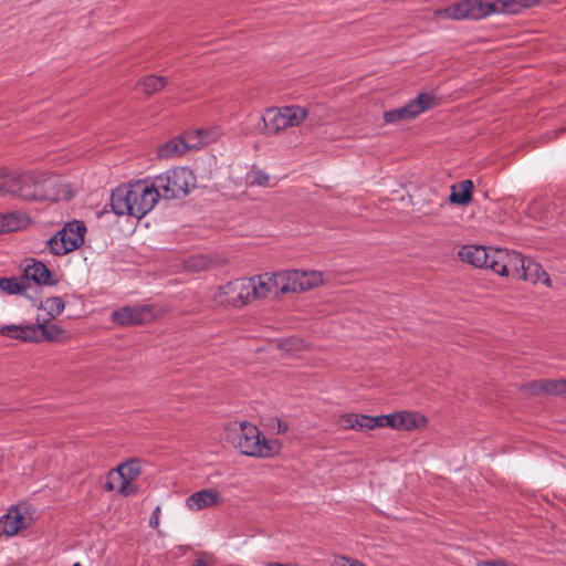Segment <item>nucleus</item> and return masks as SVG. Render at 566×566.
Instances as JSON below:
<instances>
[{"mask_svg":"<svg viewBox=\"0 0 566 566\" xmlns=\"http://www.w3.org/2000/svg\"><path fill=\"white\" fill-rule=\"evenodd\" d=\"M187 138H196V142L189 144L184 137L172 138L158 147L157 156L163 159L178 157L188 149L199 148L202 144H208L213 139L205 129H198L195 134L187 135Z\"/></svg>","mask_w":566,"mask_h":566,"instance_id":"9","label":"nucleus"},{"mask_svg":"<svg viewBox=\"0 0 566 566\" xmlns=\"http://www.w3.org/2000/svg\"><path fill=\"white\" fill-rule=\"evenodd\" d=\"M29 287V283L25 282L23 276L17 277H1L0 279V290L7 294L15 295L23 294L27 292Z\"/></svg>","mask_w":566,"mask_h":566,"instance_id":"24","label":"nucleus"},{"mask_svg":"<svg viewBox=\"0 0 566 566\" xmlns=\"http://www.w3.org/2000/svg\"><path fill=\"white\" fill-rule=\"evenodd\" d=\"M525 389L532 395H538L541 392L566 395V380L563 378L536 380L527 384Z\"/></svg>","mask_w":566,"mask_h":566,"instance_id":"19","label":"nucleus"},{"mask_svg":"<svg viewBox=\"0 0 566 566\" xmlns=\"http://www.w3.org/2000/svg\"><path fill=\"white\" fill-rule=\"evenodd\" d=\"M117 323H119V325H134V324H140L143 323L144 321H133V319H129V321H116Z\"/></svg>","mask_w":566,"mask_h":566,"instance_id":"35","label":"nucleus"},{"mask_svg":"<svg viewBox=\"0 0 566 566\" xmlns=\"http://www.w3.org/2000/svg\"><path fill=\"white\" fill-rule=\"evenodd\" d=\"M473 182L471 180H464L458 186H453L449 200L451 203L464 206L472 199Z\"/></svg>","mask_w":566,"mask_h":566,"instance_id":"22","label":"nucleus"},{"mask_svg":"<svg viewBox=\"0 0 566 566\" xmlns=\"http://www.w3.org/2000/svg\"><path fill=\"white\" fill-rule=\"evenodd\" d=\"M323 283V275L317 271H285V292H303Z\"/></svg>","mask_w":566,"mask_h":566,"instance_id":"14","label":"nucleus"},{"mask_svg":"<svg viewBox=\"0 0 566 566\" xmlns=\"http://www.w3.org/2000/svg\"><path fill=\"white\" fill-rule=\"evenodd\" d=\"M263 128L266 134H277L283 129V113L279 107H270L262 115Z\"/></svg>","mask_w":566,"mask_h":566,"instance_id":"21","label":"nucleus"},{"mask_svg":"<svg viewBox=\"0 0 566 566\" xmlns=\"http://www.w3.org/2000/svg\"><path fill=\"white\" fill-rule=\"evenodd\" d=\"M287 345H289V339L285 338V343H284L285 350L287 349Z\"/></svg>","mask_w":566,"mask_h":566,"instance_id":"40","label":"nucleus"},{"mask_svg":"<svg viewBox=\"0 0 566 566\" xmlns=\"http://www.w3.org/2000/svg\"><path fill=\"white\" fill-rule=\"evenodd\" d=\"M57 179L48 174H11L6 169V179H3L2 192L17 196L23 200H50L55 201L59 198L56 190Z\"/></svg>","mask_w":566,"mask_h":566,"instance_id":"4","label":"nucleus"},{"mask_svg":"<svg viewBox=\"0 0 566 566\" xmlns=\"http://www.w3.org/2000/svg\"><path fill=\"white\" fill-rule=\"evenodd\" d=\"M518 279H523L534 284L543 282L546 286H552V281L548 274L543 270L542 265L528 258L524 264L523 271H521V276Z\"/></svg>","mask_w":566,"mask_h":566,"instance_id":"20","label":"nucleus"},{"mask_svg":"<svg viewBox=\"0 0 566 566\" xmlns=\"http://www.w3.org/2000/svg\"><path fill=\"white\" fill-rule=\"evenodd\" d=\"M85 232L84 222H69L48 241V248L54 255H64L83 244Z\"/></svg>","mask_w":566,"mask_h":566,"instance_id":"8","label":"nucleus"},{"mask_svg":"<svg viewBox=\"0 0 566 566\" xmlns=\"http://www.w3.org/2000/svg\"><path fill=\"white\" fill-rule=\"evenodd\" d=\"M344 313L343 311L340 310H336V311H333V312H328L327 315H337V314H342Z\"/></svg>","mask_w":566,"mask_h":566,"instance_id":"37","label":"nucleus"},{"mask_svg":"<svg viewBox=\"0 0 566 566\" xmlns=\"http://www.w3.org/2000/svg\"><path fill=\"white\" fill-rule=\"evenodd\" d=\"M122 480L134 481L140 474V462L137 459H130L114 470Z\"/></svg>","mask_w":566,"mask_h":566,"instance_id":"25","label":"nucleus"},{"mask_svg":"<svg viewBox=\"0 0 566 566\" xmlns=\"http://www.w3.org/2000/svg\"><path fill=\"white\" fill-rule=\"evenodd\" d=\"M539 0H463L453 6L434 11L436 19L479 20L492 13H518Z\"/></svg>","mask_w":566,"mask_h":566,"instance_id":"2","label":"nucleus"},{"mask_svg":"<svg viewBox=\"0 0 566 566\" xmlns=\"http://www.w3.org/2000/svg\"><path fill=\"white\" fill-rule=\"evenodd\" d=\"M108 485V489L112 490L113 489V485L111 483H107Z\"/></svg>","mask_w":566,"mask_h":566,"instance_id":"41","label":"nucleus"},{"mask_svg":"<svg viewBox=\"0 0 566 566\" xmlns=\"http://www.w3.org/2000/svg\"><path fill=\"white\" fill-rule=\"evenodd\" d=\"M158 510H159L158 507L155 510V512H154V514H153V516H151V518H150V521H149V524H150V526H153V527H156V526L158 525V523H159V521H158V516L156 515V512H157Z\"/></svg>","mask_w":566,"mask_h":566,"instance_id":"34","label":"nucleus"},{"mask_svg":"<svg viewBox=\"0 0 566 566\" xmlns=\"http://www.w3.org/2000/svg\"><path fill=\"white\" fill-rule=\"evenodd\" d=\"M154 182L136 181L117 187L111 196V207L117 216L143 218L153 210L159 199Z\"/></svg>","mask_w":566,"mask_h":566,"instance_id":"3","label":"nucleus"},{"mask_svg":"<svg viewBox=\"0 0 566 566\" xmlns=\"http://www.w3.org/2000/svg\"><path fill=\"white\" fill-rule=\"evenodd\" d=\"M192 266L197 268L198 270L205 268V262L201 261L200 264H193Z\"/></svg>","mask_w":566,"mask_h":566,"instance_id":"38","label":"nucleus"},{"mask_svg":"<svg viewBox=\"0 0 566 566\" xmlns=\"http://www.w3.org/2000/svg\"><path fill=\"white\" fill-rule=\"evenodd\" d=\"M220 500L217 491L205 489L195 492L186 500V505L191 511H200L216 505Z\"/></svg>","mask_w":566,"mask_h":566,"instance_id":"18","label":"nucleus"},{"mask_svg":"<svg viewBox=\"0 0 566 566\" xmlns=\"http://www.w3.org/2000/svg\"><path fill=\"white\" fill-rule=\"evenodd\" d=\"M335 566H366L365 564L346 557H340L335 562Z\"/></svg>","mask_w":566,"mask_h":566,"instance_id":"32","label":"nucleus"},{"mask_svg":"<svg viewBox=\"0 0 566 566\" xmlns=\"http://www.w3.org/2000/svg\"><path fill=\"white\" fill-rule=\"evenodd\" d=\"M228 441L242 454L256 458H269L277 452L276 441H270L253 423L242 421L228 429Z\"/></svg>","mask_w":566,"mask_h":566,"instance_id":"5","label":"nucleus"},{"mask_svg":"<svg viewBox=\"0 0 566 566\" xmlns=\"http://www.w3.org/2000/svg\"><path fill=\"white\" fill-rule=\"evenodd\" d=\"M436 104V96L429 93H421L407 105L388 111L384 114L386 123H398L409 120L431 108Z\"/></svg>","mask_w":566,"mask_h":566,"instance_id":"10","label":"nucleus"},{"mask_svg":"<svg viewBox=\"0 0 566 566\" xmlns=\"http://www.w3.org/2000/svg\"><path fill=\"white\" fill-rule=\"evenodd\" d=\"M280 276L275 272L235 279L217 286L212 298L217 304L232 308H242L255 301L272 300L283 292V286L277 282Z\"/></svg>","mask_w":566,"mask_h":566,"instance_id":"1","label":"nucleus"},{"mask_svg":"<svg viewBox=\"0 0 566 566\" xmlns=\"http://www.w3.org/2000/svg\"><path fill=\"white\" fill-rule=\"evenodd\" d=\"M397 430H412L422 427L426 418L411 411H399L396 417Z\"/></svg>","mask_w":566,"mask_h":566,"instance_id":"23","label":"nucleus"},{"mask_svg":"<svg viewBox=\"0 0 566 566\" xmlns=\"http://www.w3.org/2000/svg\"><path fill=\"white\" fill-rule=\"evenodd\" d=\"M196 176L187 167L168 169L154 179V185L164 199H181L196 187Z\"/></svg>","mask_w":566,"mask_h":566,"instance_id":"6","label":"nucleus"},{"mask_svg":"<svg viewBox=\"0 0 566 566\" xmlns=\"http://www.w3.org/2000/svg\"><path fill=\"white\" fill-rule=\"evenodd\" d=\"M166 83V77L149 75L140 82V85L146 94H153L163 90Z\"/></svg>","mask_w":566,"mask_h":566,"instance_id":"29","label":"nucleus"},{"mask_svg":"<svg viewBox=\"0 0 566 566\" xmlns=\"http://www.w3.org/2000/svg\"><path fill=\"white\" fill-rule=\"evenodd\" d=\"M307 115V111L301 106H285V127L300 125Z\"/></svg>","mask_w":566,"mask_h":566,"instance_id":"27","label":"nucleus"},{"mask_svg":"<svg viewBox=\"0 0 566 566\" xmlns=\"http://www.w3.org/2000/svg\"><path fill=\"white\" fill-rule=\"evenodd\" d=\"M73 566H82L80 563H74Z\"/></svg>","mask_w":566,"mask_h":566,"instance_id":"42","label":"nucleus"},{"mask_svg":"<svg viewBox=\"0 0 566 566\" xmlns=\"http://www.w3.org/2000/svg\"><path fill=\"white\" fill-rule=\"evenodd\" d=\"M496 250L497 249L486 248L483 245L468 244L463 245L459 250L458 255L462 262H467L474 268L488 269L492 271V261Z\"/></svg>","mask_w":566,"mask_h":566,"instance_id":"15","label":"nucleus"},{"mask_svg":"<svg viewBox=\"0 0 566 566\" xmlns=\"http://www.w3.org/2000/svg\"><path fill=\"white\" fill-rule=\"evenodd\" d=\"M266 566H283L281 563H270Z\"/></svg>","mask_w":566,"mask_h":566,"instance_id":"39","label":"nucleus"},{"mask_svg":"<svg viewBox=\"0 0 566 566\" xmlns=\"http://www.w3.org/2000/svg\"><path fill=\"white\" fill-rule=\"evenodd\" d=\"M22 276L25 282L33 281L39 285L52 286L56 283L46 265L34 259H31L30 263L23 268Z\"/></svg>","mask_w":566,"mask_h":566,"instance_id":"17","label":"nucleus"},{"mask_svg":"<svg viewBox=\"0 0 566 566\" xmlns=\"http://www.w3.org/2000/svg\"><path fill=\"white\" fill-rule=\"evenodd\" d=\"M167 313L165 306L145 302L126 305L112 312L111 318H158Z\"/></svg>","mask_w":566,"mask_h":566,"instance_id":"13","label":"nucleus"},{"mask_svg":"<svg viewBox=\"0 0 566 566\" xmlns=\"http://www.w3.org/2000/svg\"><path fill=\"white\" fill-rule=\"evenodd\" d=\"M476 566H514V565H509L503 559H495V560L480 562V563H478Z\"/></svg>","mask_w":566,"mask_h":566,"instance_id":"33","label":"nucleus"},{"mask_svg":"<svg viewBox=\"0 0 566 566\" xmlns=\"http://www.w3.org/2000/svg\"><path fill=\"white\" fill-rule=\"evenodd\" d=\"M28 517L19 507H11L7 514L0 517V533L6 536H13L19 531L27 528Z\"/></svg>","mask_w":566,"mask_h":566,"instance_id":"16","label":"nucleus"},{"mask_svg":"<svg viewBox=\"0 0 566 566\" xmlns=\"http://www.w3.org/2000/svg\"><path fill=\"white\" fill-rule=\"evenodd\" d=\"M3 179H6V168H0V192L3 189Z\"/></svg>","mask_w":566,"mask_h":566,"instance_id":"36","label":"nucleus"},{"mask_svg":"<svg viewBox=\"0 0 566 566\" xmlns=\"http://www.w3.org/2000/svg\"><path fill=\"white\" fill-rule=\"evenodd\" d=\"M1 333L11 338L25 342L60 340L65 331L54 321H35V324H11L1 327Z\"/></svg>","mask_w":566,"mask_h":566,"instance_id":"7","label":"nucleus"},{"mask_svg":"<svg viewBox=\"0 0 566 566\" xmlns=\"http://www.w3.org/2000/svg\"><path fill=\"white\" fill-rule=\"evenodd\" d=\"M132 480H122V483L119 485V492L124 496H129L132 494L136 493V486L133 485Z\"/></svg>","mask_w":566,"mask_h":566,"instance_id":"31","label":"nucleus"},{"mask_svg":"<svg viewBox=\"0 0 566 566\" xmlns=\"http://www.w3.org/2000/svg\"><path fill=\"white\" fill-rule=\"evenodd\" d=\"M396 417H398V412L379 417L349 413L342 417L340 424L345 429L354 430H370L377 427L397 429Z\"/></svg>","mask_w":566,"mask_h":566,"instance_id":"12","label":"nucleus"},{"mask_svg":"<svg viewBox=\"0 0 566 566\" xmlns=\"http://www.w3.org/2000/svg\"><path fill=\"white\" fill-rule=\"evenodd\" d=\"M64 302L61 297H48L41 303V308L44 310L50 318H55L64 310Z\"/></svg>","mask_w":566,"mask_h":566,"instance_id":"28","label":"nucleus"},{"mask_svg":"<svg viewBox=\"0 0 566 566\" xmlns=\"http://www.w3.org/2000/svg\"><path fill=\"white\" fill-rule=\"evenodd\" d=\"M269 176L263 172L262 170L252 171L251 175L248 177V182L250 185H256V186H265L268 185Z\"/></svg>","mask_w":566,"mask_h":566,"instance_id":"30","label":"nucleus"},{"mask_svg":"<svg viewBox=\"0 0 566 566\" xmlns=\"http://www.w3.org/2000/svg\"><path fill=\"white\" fill-rule=\"evenodd\" d=\"M527 258L516 251L497 249L493 256L492 272L501 276L518 279Z\"/></svg>","mask_w":566,"mask_h":566,"instance_id":"11","label":"nucleus"},{"mask_svg":"<svg viewBox=\"0 0 566 566\" xmlns=\"http://www.w3.org/2000/svg\"><path fill=\"white\" fill-rule=\"evenodd\" d=\"M23 220L15 212L0 213V233L18 230Z\"/></svg>","mask_w":566,"mask_h":566,"instance_id":"26","label":"nucleus"}]
</instances>
